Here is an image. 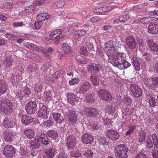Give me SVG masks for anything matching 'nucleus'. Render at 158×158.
Returning a JSON list of instances; mask_svg holds the SVG:
<instances>
[{
  "mask_svg": "<svg viewBox=\"0 0 158 158\" xmlns=\"http://www.w3.org/2000/svg\"><path fill=\"white\" fill-rule=\"evenodd\" d=\"M14 105L7 99H2L0 101V113H3L5 114H9L13 110Z\"/></svg>",
  "mask_w": 158,
  "mask_h": 158,
  "instance_id": "f257e3e1",
  "label": "nucleus"
},
{
  "mask_svg": "<svg viewBox=\"0 0 158 158\" xmlns=\"http://www.w3.org/2000/svg\"><path fill=\"white\" fill-rule=\"evenodd\" d=\"M104 50L108 57V61L111 64L113 65L114 64L115 62L118 58V56L119 54H122V53L116 52L114 47H111L110 48Z\"/></svg>",
  "mask_w": 158,
  "mask_h": 158,
  "instance_id": "f03ea898",
  "label": "nucleus"
},
{
  "mask_svg": "<svg viewBox=\"0 0 158 158\" xmlns=\"http://www.w3.org/2000/svg\"><path fill=\"white\" fill-rule=\"evenodd\" d=\"M115 156L117 158H127L128 149L124 144H119L115 147Z\"/></svg>",
  "mask_w": 158,
  "mask_h": 158,
  "instance_id": "7ed1b4c3",
  "label": "nucleus"
},
{
  "mask_svg": "<svg viewBox=\"0 0 158 158\" xmlns=\"http://www.w3.org/2000/svg\"><path fill=\"white\" fill-rule=\"evenodd\" d=\"M118 56V58L115 62L113 66L120 69L122 68L123 67L125 68H127L131 66V64L125 59L126 57L125 54L122 53V54H119Z\"/></svg>",
  "mask_w": 158,
  "mask_h": 158,
  "instance_id": "20e7f679",
  "label": "nucleus"
},
{
  "mask_svg": "<svg viewBox=\"0 0 158 158\" xmlns=\"http://www.w3.org/2000/svg\"><path fill=\"white\" fill-rule=\"evenodd\" d=\"M98 93L99 98L103 100L110 101L112 99L111 94L106 90L101 89L98 91Z\"/></svg>",
  "mask_w": 158,
  "mask_h": 158,
  "instance_id": "39448f33",
  "label": "nucleus"
},
{
  "mask_svg": "<svg viewBox=\"0 0 158 158\" xmlns=\"http://www.w3.org/2000/svg\"><path fill=\"white\" fill-rule=\"evenodd\" d=\"M15 153V149L12 145H6L4 148L3 153L6 157H12L14 156Z\"/></svg>",
  "mask_w": 158,
  "mask_h": 158,
  "instance_id": "423d86ee",
  "label": "nucleus"
},
{
  "mask_svg": "<svg viewBox=\"0 0 158 158\" xmlns=\"http://www.w3.org/2000/svg\"><path fill=\"white\" fill-rule=\"evenodd\" d=\"M15 123L16 120L15 119L7 117L4 119L2 123V125L6 128H11L15 126Z\"/></svg>",
  "mask_w": 158,
  "mask_h": 158,
  "instance_id": "0eeeda50",
  "label": "nucleus"
},
{
  "mask_svg": "<svg viewBox=\"0 0 158 158\" xmlns=\"http://www.w3.org/2000/svg\"><path fill=\"white\" fill-rule=\"evenodd\" d=\"M130 89L134 96L137 98L141 97L142 92L139 86L135 84H132L130 87Z\"/></svg>",
  "mask_w": 158,
  "mask_h": 158,
  "instance_id": "6e6552de",
  "label": "nucleus"
},
{
  "mask_svg": "<svg viewBox=\"0 0 158 158\" xmlns=\"http://www.w3.org/2000/svg\"><path fill=\"white\" fill-rule=\"evenodd\" d=\"M36 106L35 101H31L27 103L25 109L27 113L32 114H34L36 110Z\"/></svg>",
  "mask_w": 158,
  "mask_h": 158,
  "instance_id": "1a4fd4ad",
  "label": "nucleus"
},
{
  "mask_svg": "<svg viewBox=\"0 0 158 158\" xmlns=\"http://www.w3.org/2000/svg\"><path fill=\"white\" fill-rule=\"evenodd\" d=\"M68 117V121L70 124H75L77 121V117L75 111L70 110L66 113Z\"/></svg>",
  "mask_w": 158,
  "mask_h": 158,
  "instance_id": "9d476101",
  "label": "nucleus"
},
{
  "mask_svg": "<svg viewBox=\"0 0 158 158\" xmlns=\"http://www.w3.org/2000/svg\"><path fill=\"white\" fill-rule=\"evenodd\" d=\"M106 136L109 139L114 141L119 139L120 135L116 130H110L107 131Z\"/></svg>",
  "mask_w": 158,
  "mask_h": 158,
  "instance_id": "9b49d317",
  "label": "nucleus"
},
{
  "mask_svg": "<svg viewBox=\"0 0 158 158\" xmlns=\"http://www.w3.org/2000/svg\"><path fill=\"white\" fill-rule=\"evenodd\" d=\"M126 43L128 47L131 49H135L137 45L135 38L132 36L127 37Z\"/></svg>",
  "mask_w": 158,
  "mask_h": 158,
  "instance_id": "f8f14e48",
  "label": "nucleus"
},
{
  "mask_svg": "<svg viewBox=\"0 0 158 158\" xmlns=\"http://www.w3.org/2000/svg\"><path fill=\"white\" fill-rule=\"evenodd\" d=\"M85 113L90 118L96 117L98 112L95 108L86 107L85 108Z\"/></svg>",
  "mask_w": 158,
  "mask_h": 158,
  "instance_id": "ddd939ff",
  "label": "nucleus"
},
{
  "mask_svg": "<svg viewBox=\"0 0 158 158\" xmlns=\"http://www.w3.org/2000/svg\"><path fill=\"white\" fill-rule=\"evenodd\" d=\"M66 143L68 145V149H71L76 144V139L73 135H69L66 138Z\"/></svg>",
  "mask_w": 158,
  "mask_h": 158,
  "instance_id": "4468645a",
  "label": "nucleus"
},
{
  "mask_svg": "<svg viewBox=\"0 0 158 158\" xmlns=\"http://www.w3.org/2000/svg\"><path fill=\"white\" fill-rule=\"evenodd\" d=\"M95 41V40L93 37L89 38H85L83 40V43L85 44V47L88 50H91L93 48V43Z\"/></svg>",
  "mask_w": 158,
  "mask_h": 158,
  "instance_id": "2eb2a0df",
  "label": "nucleus"
},
{
  "mask_svg": "<svg viewBox=\"0 0 158 158\" xmlns=\"http://www.w3.org/2000/svg\"><path fill=\"white\" fill-rule=\"evenodd\" d=\"M102 70V66L100 64H91L88 66V70L91 73H97Z\"/></svg>",
  "mask_w": 158,
  "mask_h": 158,
  "instance_id": "dca6fc26",
  "label": "nucleus"
},
{
  "mask_svg": "<svg viewBox=\"0 0 158 158\" xmlns=\"http://www.w3.org/2000/svg\"><path fill=\"white\" fill-rule=\"evenodd\" d=\"M48 110V108L46 106H42L38 112L39 117L43 119L47 118L49 114Z\"/></svg>",
  "mask_w": 158,
  "mask_h": 158,
  "instance_id": "f3484780",
  "label": "nucleus"
},
{
  "mask_svg": "<svg viewBox=\"0 0 158 158\" xmlns=\"http://www.w3.org/2000/svg\"><path fill=\"white\" fill-rule=\"evenodd\" d=\"M147 43L151 51L158 52V44L156 42H154L152 39H149L148 40Z\"/></svg>",
  "mask_w": 158,
  "mask_h": 158,
  "instance_id": "a211bd4d",
  "label": "nucleus"
},
{
  "mask_svg": "<svg viewBox=\"0 0 158 158\" xmlns=\"http://www.w3.org/2000/svg\"><path fill=\"white\" fill-rule=\"evenodd\" d=\"M90 87V84L88 81H86L83 82L79 87V92L80 93L83 94L86 92Z\"/></svg>",
  "mask_w": 158,
  "mask_h": 158,
  "instance_id": "6ab92c4d",
  "label": "nucleus"
},
{
  "mask_svg": "<svg viewBox=\"0 0 158 158\" xmlns=\"http://www.w3.org/2000/svg\"><path fill=\"white\" fill-rule=\"evenodd\" d=\"M81 141L85 144H90L93 142V137L88 134H83L81 137Z\"/></svg>",
  "mask_w": 158,
  "mask_h": 158,
  "instance_id": "aec40b11",
  "label": "nucleus"
},
{
  "mask_svg": "<svg viewBox=\"0 0 158 158\" xmlns=\"http://www.w3.org/2000/svg\"><path fill=\"white\" fill-rule=\"evenodd\" d=\"M52 116L53 119L56 123L60 124L64 122V119L63 117L61 115L60 113L58 112L53 113Z\"/></svg>",
  "mask_w": 158,
  "mask_h": 158,
  "instance_id": "412c9836",
  "label": "nucleus"
},
{
  "mask_svg": "<svg viewBox=\"0 0 158 158\" xmlns=\"http://www.w3.org/2000/svg\"><path fill=\"white\" fill-rule=\"evenodd\" d=\"M25 45L26 48L31 50L37 52H40L42 50V51L44 53V51L40 48H39V47L35 44L31 43H26Z\"/></svg>",
  "mask_w": 158,
  "mask_h": 158,
  "instance_id": "4be33fe9",
  "label": "nucleus"
},
{
  "mask_svg": "<svg viewBox=\"0 0 158 158\" xmlns=\"http://www.w3.org/2000/svg\"><path fill=\"white\" fill-rule=\"evenodd\" d=\"M148 31L152 34L158 33V23L150 24L148 27Z\"/></svg>",
  "mask_w": 158,
  "mask_h": 158,
  "instance_id": "5701e85b",
  "label": "nucleus"
},
{
  "mask_svg": "<svg viewBox=\"0 0 158 158\" xmlns=\"http://www.w3.org/2000/svg\"><path fill=\"white\" fill-rule=\"evenodd\" d=\"M4 139L7 142L11 143L13 141V137L14 135L11 132L6 131L3 133Z\"/></svg>",
  "mask_w": 158,
  "mask_h": 158,
  "instance_id": "b1692460",
  "label": "nucleus"
},
{
  "mask_svg": "<svg viewBox=\"0 0 158 158\" xmlns=\"http://www.w3.org/2000/svg\"><path fill=\"white\" fill-rule=\"evenodd\" d=\"M7 89V87L5 81L3 80H0V96L5 94Z\"/></svg>",
  "mask_w": 158,
  "mask_h": 158,
  "instance_id": "393cba45",
  "label": "nucleus"
},
{
  "mask_svg": "<svg viewBox=\"0 0 158 158\" xmlns=\"http://www.w3.org/2000/svg\"><path fill=\"white\" fill-rule=\"evenodd\" d=\"M62 47L64 53L67 55L71 54L72 51V48L67 43H63L62 44Z\"/></svg>",
  "mask_w": 158,
  "mask_h": 158,
  "instance_id": "a878e982",
  "label": "nucleus"
},
{
  "mask_svg": "<svg viewBox=\"0 0 158 158\" xmlns=\"http://www.w3.org/2000/svg\"><path fill=\"white\" fill-rule=\"evenodd\" d=\"M86 32V31L83 29L77 30L74 32L73 35V38L75 40H77L84 35Z\"/></svg>",
  "mask_w": 158,
  "mask_h": 158,
  "instance_id": "bb28decb",
  "label": "nucleus"
},
{
  "mask_svg": "<svg viewBox=\"0 0 158 158\" xmlns=\"http://www.w3.org/2000/svg\"><path fill=\"white\" fill-rule=\"evenodd\" d=\"M78 98L74 94L70 93L68 95V101L69 103L73 105L76 102H78Z\"/></svg>",
  "mask_w": 158,
  "mask_h": 158,
  "instance_id": "cd10ccee",
  "label": "nucleus"
},
{
  "mask_svg": "<svg viewBox=\"0 0 158 158\" xmlns=\"http://www.w3.org/2000/svg\"><path fill=\"white\" fill-rule=\"evenodd\" d=\"M40 145V141L37 139L31 140L30 141L29 146L30 148L32 149L38 148Z\"/></svg>",
  "mask_w": 158,
  "mask_h": 158,
  "instance_id": "c85d7f7f",
  "label": "nucleus"
},
{
  "mask_svg": "<svg viewBox=\"0 0 158 158\" xmlns=\"http://www.w3.org/2000/svg\"><path fill=\"white\" fill-rule=\"evenodd\" d=\"M56 153V150L54 148H50L45 152L46 156L49 158H53Z\"/></svg>",
  "mask_w": 158,
  "mask_h": 158,
  "instance_id": "c756f323",
  "label": "nucleus"
},
{
  "mask_svg": "<svg viewBox=\"0 0 158 158\" xmlns=\"http://www.w3.org/2000/svg\"><path fill=\"white\" fill-rule=\"evenodd\" d=\"M33 121L31 117H29L27 115H24L23 116L22 118V123L26 125L29 124Z\"/></svg>",
  "mask_w": 158,
  "mask_h": 158,
  "instance_id": "7c9ffc66",
  "label": "nucleus"
},
{
  "mask_svg": "<svg viewBox=\"0 0 158 158\" xmlns=\"http://www.w3.org/2000/svg\"><path fill=\"white\" fill-rule=\"evenodd\" d=\"M105 112L107 113L113 114L115 112V109L114 107L110 104L106 105L105 108Z\"/></svg>",
  "mask_w": 158,
  "mask_h": 158,
  "instance_id": "2f4dec72",
  "label": "nucleus"
},
{
  "mask_svg": "<svg viewBox=\"0 0 158 158\" xmlns=\"http://www.w3.org/2000/svg\"><path fill=\"white\" fill-rule=\"evenodd\" d=\"M49 16L47 13H42L38 15L37 19L39 22H42L49 19Z\"/></svg>",
  "mask_w": 158,
  "mask_h": 158,
  "instance_id": "473e14b6",
  "label": "nucleus"
},
{
  "mask_svg": "<svg viewBox=\"0 0 158 158\" xmlns=\"http://www.w3.org/2000/svg\"><path fill=\"white\" fill-rule=\"evenodd\" d=\"M40 139L42 143L45 145H48L49 144V141L47 135L46 134H42L40 136Z\"/></svg>",
  "mask_w": 158,
  "mask_h": 158,
  "instance_id": "72a5a7b5",
  "label": "nucleus"
},
{
  "mask_svg": "<svg viewBox=\"0 0 158 158\" xmlns=\"http://www.w3.org/2000/svg\"><path fill=\"white\" fill-rule=\"evenodd\" d=\"M29 139L32 138L34 136L35 132L32 129H27L25 130L24 132Z\"/></svg>",
  "mask_w": 158,
  "mask_h": 158,
  "instance_id": "f704fd0d",
  "label": "nucleus"
},
{
  "mask_svg": "<svg viewBox=\"0 0 158 158\" xmlns=\"http://www.w3.org/2000/svg\"><path fill=\"white\" fill-rule=\"evenodd\" d=\"M12 58L9 56L6 57L3 62V64L7 68H9L12 65Z\"/></svg>",
  "mask_w": 158,
  "mask_h": 158,
  "instance_id": "c9c22d12",
  "label": "nucleus"
},
{
  "mask_svg": "<svg viewBox=\"0 0 158 158\" xmlns=\"http://www.w3.org/2000/svg\"><path fill=\"white\" fill-rule=\"evenodd\" d=\"M132 61L135 69L136 70H139L140 69V65L139 62L137 60V58L136 57H133L132 58Z\"/></svg>",
  "mask_w": 158,
  "mask_h": 158,
  "instance_id": "e433bc0d",
  "label": "nucleus"
},
{
  "mask_svg": "<svg viewBox=\"0 0 158 158\" xmlns=\"http://www.w3.org/2000/svg\"><path fill=\"white\" fill-rule=\"evenodd\" d=\"M47 134L49 137L55 139L58 137V135L56 131L53 130H51L48 131Z\"/></svg>",
  "mask_w": 158,
  "mask_h": 158,
  "instance_id": "4c0bfd02",
  "label": "nucleus"
},
{
  "mask_svg": "<svg viewBox=\"0 0 158 158\" xmlns=\"http://www.w3.org/2000/svg\"><path fill=\"white\" fill-rule=\"evenodd\" d=\"M23 95L27 97H29L31 93V91L27 85L25 86L23 89Z\"/></svg>",
  "mask_w": 158,
  "mask_h": 158,
  "instance_id": "58836bf2",
  "label": "nucleus"
},
{
  "mask_svg": "<svg viewBox=\"0 0 158 158\" xmlns=\"http://www.w3.org/2000/svg\"><path fill=\"white\" fill-rule=\"evenodd\" d=\"M152 137L153 141L154 149L155 148H158V137L155 133L152 135Z\"/></svg>",
  "mask_w": 158,
  "mask_h": 158,
  "instance_id": "ea45409f",
  "label": "nucleus"
},
{
  "mask_svg": "<svg viewBox=\"0 0 158 158\" xmlns=\"http://www.w3.org/2000/svg\"><path fill=\"white\" fill-rule=\"evenodd\" d=\"M55 92L53 91H49L47 92L45 94V98L48 101L52 100V98L55 94Z\"/></svg>",
  "mask_w": 158,
  "mask_h": 158,
  "instance_id": "a19ab883",
  "label": "nucleus"
},
{
  "mask_svg": "<svg viewBox=\"0 0 158 158\" xmlns=\"http://www.w3.org/2000/svg\"><path fill=\"white\" fill-rule=\"evenodd\" d=\"M152 87L151 89H155L158 85V77H155L152 78Z\"/></svg>",
  "mask_w": 158,
  "mask_h": 158,
  "instance_id": "79ce46f5",
  "label": "nucleus"
},
{
  "mask_svg": "<svg viewBox=\"0 0 158 158\" xmlns=\"http://www.w3.org/2000/svg\"><path fill=\"white\" fill-rule=\"evenodd\" d=\"M139 141L140 143L144 142L146 137V133L143 131H142L139 133Z\"/></svg>",
  "mask_w": 158,
  "mask_h": 158,
  "instance_id": "37998d69",
  "label": "nucleus"
},
{
  "mask_svg": "<svg viewBox=\"0 0 158 158\" xmlns=\"http://www.w3.org/2000/svg\"><path fill=\"white\" fill-rule=\"evenodd\" d=\"M65 36V35L64 34L58 35L56 36H54L53 40L55 44H58L60 39H62Z\"/></svg>",
  "mask_w": 158,
  "mask_h": 158,
  "instance_id": "c03bdc74",
  "label": "nucleus"
},
{
  "mask_svg": "<svg viewBox=\"0 0 158 158\" xmlns=\"http://www.w3.org/2000/svg\"><path fill=\"white\" fill-rule=\"evenodd\" d=\"M43 87V86L42 83L39 82L35 85L34 89L35 91L37 92H40L41 91Z\"/></svg>",
  "mask_w": 158,
  "mask_h": 158,
  "instance_id": "a18cd8bd",
  "label": "nucleus"
},
{
  "mask_svg": "<svg viewBox=\"0 0 158 158\" xmlns=\"http://www.w3.org/2000/svg\"><path fill=\"white\" fill-rule=\"evenodd\" d=\"M64 73V71L63 70H61L56 71L52 76V77L54 78H58L62 76Z\"/></svg>",
  "mask_w": 158,
  "mask_h": 158,
  "instance_id": "49530a36",
  "label": "nucleus"
},
{
  "mask_svg": "<svg viewBox=\"0 0 158 158\" xmlns=\"http://www.w3.org/2000/svg\"><path fill=\"white\" fill-rule=\"evenodd\" d=\"M5 36L10 40H14L18 39L17 36H15L12 34L6 33L4 35Z\"/></svg>",
  "mask_w": 158,
  "mask_h": 158,
  "instance_id": "de8ad7c7",
  "label": "nucleus"
},
{
  "mask_svg": "<svg viewBox=\"0 0 158 158\" xmlns=\"http://www.w3.org/2000/svg\"><path fill=\"white\" fill-rule=\"evenodd\" d=\"M149 105L151 107H153L157 106L155 99L152 96H151L149 97Z\"/></svg>",
  "mask_w": 158,
  "mask_h": 158,
  "instance_id": "09e8293b",
  "label": "nucleus"
},
{
  "mask_svg": "<svg viewBox=\"0 0 158 158\" xmlns=\"http://www.w3.org/2000/svg\"><path fill=\"white\" fill-rule=\"evenodd\" d=\"M145 144L146 147L148 148L153 147V143L150 137L148 136Z\"/></svg>",
  "mask_w": 158,
  "mask_h": 158,
  "instance_id": "8fccbe9b",
  "label": "nucleus"
},
{
  "mask_svg": "<svg viewBox=\"0 0 158 158\" xmlns=\"http://www.w3.org/2000/svg\"><path fill=\"white\" fill-rule=\"evenodd\" d=\"M35 9V6L33 5H30L27 6L25 9L24 10V11L27 13H30L33 12Z\"/></svg>",
  "mask_w": 158,
  "mask_h": 158,
  "instance_id": "3c124183",
  "label": "nucleus"
},
{
  "mask_svg": "<svg viewBox=\"0 0 158 158\" xmlns=\"http://www.w3.org/2000/svg\"><path fill=\"white\" fill-rule=\"evenodd\" d=\"M65 3V2L64 0H60L55 3V6L57 8H60L64 6Z\"/></svg>",
  "mask_w": 158,
  "mask_h": 158,
  "instance_id": "603ef678",
  "label": "nucleus"
},
{
  "mask_svg": "<svg viewBox=\"0 0 158 158\" xmlns=\"http://www.w3.org/2000/svg\"><path fill=\"white\" fill-rule=\"evenodd\" d=\"M62 31L60 29H57L52 31L50 34V35L52 38H54V36L58 35L61 34Z\"/></svg>",
  "mask_w": 158,
  "mask_h": 158,
  "instance_id": "864d4df0",
  "label": "nucleus"
},
{
  "mask_svg": "<svg viewBox=\"0 0 158 158\" xmlns=\"http://www.w3.org/2000/svg\"><path fill=\"white\" fill-rule=\"evenodd\" d=\"M152 17H145L140 19V22L143 24H148L149 21L152 19Z\"/></svg>",
  "mask_w": 158,
  "mask_h": 158,
  "instance_id": "5fc2aeb1",
  "label": "nucleus"
},
{
  "mask_svg": "<svg viewBox=\"0 0 158 158\" xmlns=\"http://www.w3.org/2000/svg\"><path fill=\"white\" fill-rule=\"evenodd\" d=\"M93 152L90 149H88L84 153V155L88 158H91L93 156Z\"/></svg>",
  "mask_w": 158,
  "mask_h": 158,
  "instance_id": "6e6d98bb",
  "label": "nucleus"
},
{
  "mask_svg": "<svg viewBox=\"0 0 158 158\" xmlns=\"http://www.w3.org/2000/svg\"><path fill=\"white\" fill-rule=\"evenodd\" d=\"M144 83L145 85L151 88L152 87V85L151 81L149 78L145 77L143 79Z\"/></svg>",
  "mask_w": 158,
  "mask_h": 158,
  "instance_id": "4d7b16f0",
  "label": "nucleus"
},
{
  "mask_svg": "<svg viewBox=\"0 0 158 158\" xmlns=\"http://www.w3.org/2000/svg\"><path fill=\"white\" fill-rule=\"evenodd\" d=\"M105 47L104 48V50L110 48L111 47L114 48V45L113 41L111 40L107 42L105 44Z\"/></svg>",
  "mask_w": 158,
  "mask_h": 158,
  "instance_id": "13d9d810",
  "label": "nucleus"
},
{
  "mask_svg": "<svg viewBox=\"0 0 158 158\" xmlns=\"http://www.w3.org/2000/svg\"><path fill=\"white\" fill-rule=\"evenodd\" d=\"M99 142L100 144L104 145L107 144L109 141L105 137H102L99 138Z\"/></svg>",
  "mask_w": 158,
  "mask_h": 158,
  "instance_id": "bf43d9fd",
  "label": "nucleus"
},
{
  "mask_svg": "<svg viewBox=\"0 0 158 158\" xmlns=\"http://www.w3.org/2000/svg\"><path fill=\"white\" fill-rule=\"evenodd\" d=\"M129 17L126 15H121L119 16V19L120 23H124L128 20Z\"/></svg>",
  "mask_w": 158,
  "mask_h": 158,
  "instance_id": "052dcab7",
  "label": "nucleus"
},
{
  "mask_svg": "<svg viewBox=\"0 0 158 158\" xmlns=\"http://www.w3.org/2000/svg\"><path fill=\"white\" fill-rule=\"evenodd\" d=\"M70 155L72 157L77 158L81 156V154L78 151H73L70 152Z\"/></svg>",
  "mask_w": 158,
  "mask_h": 158,
  "instance_id": "680f3d73",
  "label": "nucleus"
},
{
  "mask_svg": "<svg viewBox=\"0 0 158 158\" xmlns=\"http://www.w3.org/2000/svg\"><path fill=\"white\" fill-rule=\"evenodd\" d=\"M54 123L51 120H48L43 123V125L46 127H50L53 125Z\"/></svg>",
  "mask_w": 158,
  "mask_h": 158,
  "instance_id": "e2e57ef3",
  "label": "nucleus"
},
{
  "mask_svg": "<svg viewBox=\"0 0 158 158\" xmlns=\"http://www.w3.org/2000/svg\"><path fill=\"white\" fill-rule=\"evenodd\" d=\"M124 103L126 106H131L132 102L131 99L130 98H124Z\"/></svg>",
  "mask_w": 158,
  "mask_h": 158,
  "instance_id": "0e129e2a",
  "label": "nucleus"
},
{
  "mask_svg": "<svg viewBox=\"0 0 158 158\" xmlns=\"http://www.w3.org/2000/svg\"><path fill=\"white\" fill-rule=\"evenodd\" d=\"M87 50L88 49L86 47H81V51L80 52V53L84 56H85L86 55Z\"/></svg>",
  "mask_w": 158,
  "mask_h": 158,
  "instance_id": "69168bd1",
  "label": "nucleus"
},
{
  "mask_svg": "<svg viewBox=\"0 0 158 158\" xmlns=\"http://www.w3.org/2000/svg\"><path fill=\"white\" fill-rule=\"evenodd\" d=\"M79 81L80 80L78 78H73L69 81V83L71 85H74L78 83Z\"/></svg>",
  "mask_w": 158,
  "mask_h": 158,
  "instance_id": "338daca9",
  "label": "nucleus"
},
{
  "mask_svg": "<svg viewBox=\"0 0 158 158\" xmlns=\"http://www.w3.org/2000/svg\"><path fill=\"white\" fill-rule=\"evenodd\" d=\"M147 155L142 152H139L138 154L135 156V158H148Z\"/></svg>",
  "mask_w": 158,
  "mask_h": 158,
  "instance_id": "774afa93",
  "label": "nucleus"
}]
</instances>
